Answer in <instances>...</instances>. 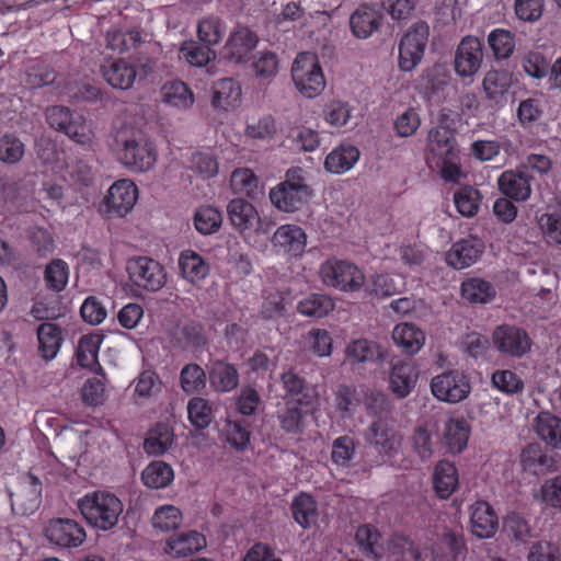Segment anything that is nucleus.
Returning <instances> with one entry per match:
<instances>
[{"label": "nucleus", "mask_w": 561, "mask_h": 561, "mask_svg": "<svg viewBox=\"0 0 561 561\" xmlns=\"http://www.w3.org/2000/svg\"><path fill=\"white\" fill-rule=\"evenodd\" d=\"M77 506L90 526L103 531L114 528L123 513L122 501L107 491L88 492Z\"/></svg>", "instance_id": "obj_1"}, {"label": "nucleus", "mask_w": 561, "mask_h": 561, "mask_svg": "<svg viewBox=\"0 0 561 561\" xmlns=\"http://www.w3.org/2000/svg\"><path fill=\"white\" fill-rule=\"evenodd\" d=\"M300 168L290 169L286 179L270 192L271 203L280 211L294 213L302 208L312 195L311 187L301 175Z\"/></svg>", "instance_id": "obj_2"}, {"label": "nucleus", "mask_w": 561, "mask_h": 561, "mask_svg": "<svg viewBox=\"0 0 561 561\" xmlns=\"http://www.w3.org/2000/svg\"><path fill=\"white\" fill-rule=\"evenodd\" d=\"M117 158L128 169L136 172H146L153 168L157 162V149L154 144L145 138L125 137L119 133L116 137Z\"/></svg>", "instance_id": "obj_3"}, {"label": "nucleus", "mask_w": 561, "mask_h": 561, "mask_svg": "<svg viewBox=\"0 0 561 561\" xmlns=\"http://www.w3.org/2000/svg\"><path fill=\"white\" fill-rule=\"evenodd\" d=\"M319 273L324 285L343 293L359 291L366 283L364 271L347 260L328 259Z\"/></svg>", "instance_id": "obj_4"}, {"label": "nucleus", "mask_w": 561, "mask_h": 561, "mask_svg": "<svg viewBox=\"0 0 561 561\" xmlns=\"http://www.w3.org/2000/svg\"><path fill=\"white\" fill-rule=\"evenodd\" d=\"M138 196V187L134 181L119 179L108 187L96 210L105 219L124 218L135 207Z\"/></svg>", "instance_id": "obj_5"}, {"label": "nucleus", "mask_w": 561, "mask_h": 561, "mask_svg": "<svg viewBox=\"0 0 561 561\" xmlns=\"http://www.w3.org/2000/svg\"><path fill=\"white\" fill-rule=\"evenodd\" d=\"M291 78L297 90L306 98L318 96L325 88V78L317 55L304 51L297 55L291 67Z\"/></svg>", "instance_id": "obj_6"}, {"label": "nucleus", "mask_w": 561, "mask_h": 561, "mask_svg": "<svg viewBox=\"0 0 561 561\" xmlns=\"http://www.w3.org/2000/svg\"><path fill=\"white\" fill-rule=\"evenodd\" d=\"M430 36V26L421 21L414 23L399 44V67L412 71L423 59Z\"/></svg>", "instance_id": "obj_7"}, {"label": "nucleus", "mask_w": 561, "mask_h": 561, "mask_svg": "<svg viewBox=\"0 0 561 561\" xmlns=\"http://www.w3.org/2000/svg\"><path fill=\"white\" fill-rule=\"evenodd\" d=\"M431 391L437 400L455 404L469 397L471 383L465 371L451 369L432 378Z\"/></svg>", "instance_id": "obj_8"}, {"label": "nucleus", "mask_w": 561, "mask_h": 561, "mask_svg": "<svg viewBox=\"0 0 561 561\" xmlns=\"http://www.w3.org/2000/svg\"><path fill=\"white\" fill-rule=\"evenodd\" d=\"M126 270L133 285L147 291H158L167 282L164 267L148 256L130 259Z\"/></svg>", "instance_id": "obj_9"}, {"label": "nucleus", "mask_w": 561, "mask_h": 561, "mask_svg": "<svg viewBox=\"0 0 561 561\" xmlns=\"http://www.w3.org/2000/svg\"><path fill=\"white\" fill-rule=\"evenodd\" d=\"M451 81L446 66L435 64L423 69L415 80V89L428 102L440 104L446 100V90Z\"/></svg>", "instance_id": "obj_10"}, {"label": "nucleus", "mask_w": 561, "mask_h": 561, "mask_svg": "<svg viewBox=\"0 0 561 561\" xmlns=\"http://www.w3.org/2000/svg\"><path fill=\"white\" fill-rule=\"evenodd\" d=\"M227 214L233 228L242 234L267 233L270 230V224L265 225L256 208L244 198H232L227 205Z\"/></svg>", "instance_id": "obj_11"}, {"label": "nucleus", "mask_w": 561, "mask_h": 561, "mask_svg": "<svg viewBox=\"0 0 561 561\" xmlns=\"http://www.w3.org/2000/svg\"><path fill=\"white\" fill-rule=\"evenodd\" d=\"M45 536L51 545L64 549H73L84 542L87 533L83 526L75 519L55 518L45 528Z\"/></svg>", "instance_id": "obj_12"}, {"label": "nucleus", "mask_w": 561, "mask_h": 561, "mask_svg": "<svg viewBox=\"0 0 561 561\" xmlns=\"http://www.w3.org/2000/svg\"><path fill=\"white\" fill-rule=\"evenodd\" d=\"M495 348L505 355L520 358L530 351L531 340L527 332L511 324L497 325L492 334Z\"/></svg>", "instance_id": "obj_13"}, {"label": "nucleus", "mask_w": 561, "mask_h": 561, "mask_svg": "<svg viewBox=\"0 0 561 561\" xmlns=\"http://www.w3.org/2000/svg\"><path fill=\"white\" fill-rule=\"evenodd\" d=\"M483 60L482 44L476 36L463 37L455 53L454 67L456 73L465 78H472L480 69Z\"/></svg>", "instance_id": "obj_14"}, {"label": "nucleus", "mask_w": 561, "mask_h": 561, "mask_svg": "<svg viewBox=\"0 0 561 561\" xmlns=\"http://www.w3.org/2000/svg\"><path fill=\"white\" fill-rule=\"evenodd\" d=\"M420 369L415 362L403 359L391 365L389 390L397 399L408 398L416 387Z\"/></svg>", "instance_id": "obj_15"}, {"label": "nucleus", "mask_w": 561, "mask_h": 561, "mask_svg": "<svg viewBox=\"0 0 561 561\" xmlns=\"http://www.w3.org/2000/svg\"><path fill=\"white\" fill-rule=\"evenodd\" d=\"M100 73L108 85L118 90L130 89L137 78L136 66L125 58L105 59Z\"/></svg>", "instance_id": "obj_16"}, {"label": "nucleus", "mask_w": 561, "mask_h": 561, "mask_svg": "<svg viewBox=\"0 0 561 561\" xmlns=\"http://www.w3.org/2000/svg\"><path fill=\"white\" fill-rule=\"evenodd\" d=\"M365 438L380 455L386 456H392L401 445L400 437L382 417L368 426Z\"/></svg>", "instance_id": "obj_17"}, {"label": "nucleus", "mask_w": 561, "mask_h": 561, "mask_svg": "<svg viewBox=\"0 0 561 561\" xmlns=\"http://www.w3.org/2000/svg\"><path fill=\"white\" fill-rule=\"evenodd\" d=\"M272 243L278 251L297 257L305 252L307 234L301 227L286 224L276 229L272 237Z\"/></svg>", "instance_id": "obj_18"}, {"label": "nucleus", "mask_w": 561, "mask_h": 561, "mask_svg": "<svg viewBox=\"0 0 561 561\" xmlns=\"http://www.w3.org/2000/svg\"><path fill=\"white\" fill-rule=\"evenodd\" d=\"M472 534L479 538H491L497 530L499 518L493 507L485 501H477L470 507Z\"/></svg>", "instance_id": "obj_19"}, {"label": "nucleus", "mask_w": 561, "mask_h": 561, "mask_svg": "<svg viewBox=\"0 0 561 561\" xmlns=\"http://www.w3.org/2000/svg\"><path fill=\"white\" fill-rule=\"evenodd\" d=\"M428 151L437 159H458L459 150L455 130L447 126H436L428 133Z\"/></svg>", "instance_id": "obj_20"}, {"label": "nucleus", "mask_w": 561, "mask_h": 561, "mask_svg": "<svg viewBox=\"0 0 561 561\" xmlns=\"http://www.w3.org/2000/svg\"><path fill=\"white\" fill-rule=\"evenodd\" d=\"M497 185L503 195L516 202H525L531 195L530 176L520 171H504Z\"/></svg>", "instance_id": "obj_21"}, {"label": "nucleus", "mask_w": 561, "mask_h": 561, "mask_svg": "<svg viewBox=\"0 0 561 561\" xmlns=\"http://www.w3.org/2000/svg\"><path fill=\"white\" fill-rule=\"evenodd\" d=\"M483 242L477 238L462 239L453 244L447 254V262L456 270L469 267L480 257Z\"/></svg>", "instance_id": "obj_22"}, {"label": "nucleus", "mask_w": 561, "mask_h": 561, "mask_svg": "<svg viewBox=\"0 0 561 561\" xmlns=\"http://www.w3.org/2000/svg\"><path fill=\"white\" fill-rule=\"evenodd\" d=\"M513 83L512 75L506 70H490L485 73L482 87L486 100L495 106H504L506 95Z\"/></svg>", "instance_id": "obj_23"}, {"label": "nucleus", "mask_w": 561, "mask_h": 561, "mask_svg": "<svg viewBox=\"0 0 561 561\" xmlns=\"http://www.w3.org/2000/svg\"><path fill=\"white\" fill-rule=\"evenodd\" d=\"M382 14L369 5H359L350 18L352 33L357 38H368L381 25Z\"/></svg>", "instance_id": "obj_24"}, {"label": "nucleus", "mask_w": 561, "mask_h": 561, "mask_svg": "<svg viewBox=\"0 0 561 561\" xmlns=\"http://www.w3.org/2000/svg\"><path fill=\"white\" fill-rule=\"evenodd\" d=\"M533 428L547 446L561 449V417L549 411H541L534 419Z\"/></svg>", "instance_id": "obj_25"}, {"label": "nucleus", "mask_w": 561, "mask_h": 561, "mask_svg": "<svg viewBox=\"0 0 561 561\" xmlns=\"http://www.w3.org/2000/svg\"><path fill=\"white\" fill-rule=\"evenodd\" d=\"M178 265L181 276L192 284L204 280L210 272V266L206 260L199 253L190 249L180 253Z\"/></svg>", "instance_id": "obj_26"}, {"label": "nucleus", "mask_w": 561, "mask_h": 561, "mask_svg": "<svg viewBox=\"0 0 561 561\" xmlns=\"http://www.w3.org/2000/svg\"><path fill=\"white\" fill-rule=\"evenodd\" d=\"M206 547V538L196 530L181 533L167 541L165 551L174 558L191 556Z\"/></svg>", "instance_id": "obj_27"}, {"label": "nucleus", "mask_w": 561, "mask_h": 561, "mask_svg": "<svg viewBox=\"0 0 561 561\" xmlns=\"http://www.w3.org/2000/svg\"><path fill=\"white\" fill-rule=\"evenodd\" d=\"M392 339L405 354H416L425 343V333L410 322L398 323L392 331Z\"/></svg>", "instance_id": "obj_28"}, {"label": "nucleus", "mask_w": 561, "mask_h": 561, "mask_svg": "<svg viewBox=\"0 0 561 561\" xmlns=\"http://www.w3.org/2000/svg\"><path fill=\"white\" fill-rule=\"evenodd\" d=\"M280 382L286 396L290 397L298 404L306 407L312 404L316 398L314 389L297 373L293 370L283 373Z\"/></svg>", "instance_id": "obj_29"}, {"label": "nucleus", "mask_w": 561, "mask_h": 561, "mask_svg": "<svg viewBox=\"0 0 561 561\" xmlns=\"http://www.w3.org/2000/svg\"><path fill=\"white\" fill-rule=\"evenodd\" d=\"M459 483L456 466L447 460H440L434 469L433 488L438 497L447 500Z\"/></svg>", "instance_id": "obj_30"}, {"label": "nucleus", "mask_w": 561, "mask_h": 561, "mask_svg": "<svg viewBox=\"0 0 561 561\" xmlns=\"http://www.w3.org/2000/svg\"><path fill=\"white\" fill-rule=\"evenodd\" d=\"M208 379L215 391L229 392L238 387L239 373L233 364L216 360L211 364Z\"/></svg>", "instance_id": "obj_31"}, {"label": "nucleus", "mask_w": 561, "mask_h": 561, "mask_svg": "<svg viewBox=\"0 0 561 561\" xmlns=\"http://www.w3.org/2000/svg\"><path fill=\"white\" fill-rule=\"evenodd\" d=\"M38 352L45 360L56 357L62 344L61 328L51 322H44L38 325L37 330Z\"/></svg>", "instance_id": "obj_32"}, {"label": "nucleus", "mask_w": 561, "mask_h": 561, "mask_svg": "<svg viewBox=\"0 0 561 561\" xmlns=\"http://www.w3.org/2000/svg\"><path fill=\"white\" fill-rule=\"evenodd\" d=\"M359 150L350 144H342L334 148L324 160L327 171L342 174L350 171L359 159Z\"/></svg>", "instance_id": "obj_33"}, {"label": "nucleus", "mask_w": 561, "mask_h": 561, "mask_svg": "<svg viewBox=\"0 0 561 561\" xmlns=\"http://www.w3.org/2000/svg\"><path fill=\"white\" fill-rule=\"evenodd\" d=\"M174 442V431L168 423H157L147 434L144 449L148 455L160 456L167 453Z\"/></svg>", "instance_id": "obj_34"}, {"label": "nucleus", "mask_w": 561, "mask_h": 561, "mask_svg": "<svg viewBox=\"0 0 561 561\" xmlns=\"http://www.w3.org/2000/svg\"><path fill=\"white\" fill-rule=\"evenodd\" d=\"M256 44L257 36L254 32L248 27H239L231 33L226 48L230 58L241 62L255 48Z\"/></svg>", "instance_id": "obj_35"}, {"label": "nucleus", "mask_w": 561, "mask_h": 561, "mask_svg": "<svg viewBox=\"0 0 561 561\" xmlns=\"http://www.w3.org/2000/svg\"><path fill=\"white\" fill-rule=\"evenodd\" d=\"M241 98V87L232 78H224L215 82L213 88L211 104L216 108L228 110L234 106Z\"/></svg>", "instance_id": "obj_36"}, {"label": "nucleus", "mask_w": 561, "mask_h": 561, "mask_svg": "<svg viewBox=\"0 0 561 561\" xmlns=\"http://www.w3.org/2000/svg\"><path fill=\"white\" fill-rule=\"evenodd\" d=\"M293 518L304 529L310 528L318 518V505L316 500L305 492L297 494L291 502Z\"/></svg>", "instance_id": "obj_37"}, {"label": "nucleus", "mask_w": 561, "mask_h": 561, "mask_svg": "<svg viewBox=\"0 0 561 561\" xmlns=\"http://www.w3.org/2000/svg\"><path fill=\"white\" fill-rule=\"evenodd\" d=\"M144 484L151 489H163L169 486L174 480L173 468L162 461H151L141 472Z\"/></svg>", "instance_id": "obj_38"}, {"label": "nucleus", "mask_w": 561, "mask_h": 561, "mask_svg": "<svg viewBox=\"0 0 561 561\" xmlns=\"http://www.w3.org/2000/svg\"><path fill=\"white\" fill-rule=\"evenodd\" d=\"M470 427L465 419H449L445 425L444 440L449 451L461 453L468 444Z\"/></svg>", "instance_id": "obj_39"}, {"label": "nucleus", "mask_w": 561, "mask_h": 561, "mask_svg": "<svg viewBox=\"0 0 561 561\" xmlns=\"http://www.w3.org/2000/svg\"><path fill=\"white\" fill-rule=\"evenodd\" d=\"M334 300L324 294H310L297 305V311L310 318H323L333 311Z\"/></svg>", "instance_id": "obj_40"}, {"label": "nucleus", "mask_w": 561, "mask_h": 561, "mask_svg": "<svg viewBox=\"0 0 561 561\" xmlns=\"http://www.w3.org/2000/svg\"><path fill=\"white\" fill-rule=\"evenodd\" d=\"M55 79V69L42 59L33 60L25 71V85L32 90L49 85Z\"/></svg>", "instance_id": "obj_41"}, {"label": "nucleus", "mask_w": 561, "mask_h": 561, "mask_svg": "<svg viewBox=\"0 0 561 561\" xmlns=\"http://www.w3.org/2000/svg\"><path fill=\"white\" fill-rule=\"evenodd\" d=\"M161 92L164 103L171 106L185 110L194 103V94L183 81L167 82Z\"/></svg>", "instance_id": "obj_42"}, {"label": "nucleus", "mask_w": 561, "mask_h": 561, "mask_svg": "<svg viewBox=\"0 0 561 561\" xmlns=\"http://www.w3.org/2000/svg\"><path fill=\"white\" fill-rule=\"evenodd\" d=\"M482 195L473 186L465 185L454 194V204L460 215L463 217H473L478 214Z\"/></svg>", "instance_id": "obj_43"}, {"label": "nucleus", "mask_w": 561, "mask_h": 561, "mask_svg": "<svg viewBox=\"0 0 561 561\" xmlns=\"http://www.w3.org/2000/svg\"><path fill=\"white\" fill-rule=\"evenodd\" d=\"M461 296L473 304H485L495 296V290L488 280L469 278L461 284Z\"/></svg>", "instance_id": "obj_44"}, {"label": "nucleus", "mask_w": 561, "mask_h": 561, "mask_svg": "<svg viewBox=\"0 0 561 561\" xmlns=\"http://www.w3.org/2000/svg\"><path fill=\"white\" fill-rule=\"evenodd\" d=\"M362 403V390L340 385L334 393V404L342 417H351Z\"/></svg>", "instance_id": "obj_45"}, {"label": "nucleus", "mask_w": 561, "mask_h": 561, "mask_svg": "<svg viewBox=\"0 0 561 561\" xmlns=\"http://www.w3.org/2000/svg\"><path fill=\"white\" fill-rule=\"evenodd\" d=\"M250 425L245 420H228L225 425V440L236 450H244L250 443Z\"/></svg>", "instance_id": "obj_46"}, {"label": "nucleus", "mask_w": 561, "mask_h": 561, "mask_svg": "<svg viewBox=\"0 0 561 561\" xmlns=\"http://www.w3.org/2000/svg\"><path fill=\"white\" fill-rule=\"evenodd\" d=\"M69 278V266L61 259H54L44 271V280L46 287L55 293L65 289Z\"/></svg>", "instance_id": "obj_47"}, {"label": "nucleus", "mask_w": 561, "mask_h": 561, "mask_svg": "<svg viewBox=\"0 0 561 561\" xmlns=\"http://www.w3.org/2000/svg\"><path fill=\"white\" fill-rule=\"evenodd\" d=\"M489 46L495 59H507L515 49V37L511 31L495 28L488 36Z\"/></svg>", "instance_id": "obj_48"}, {"label": "nucleus", "mask_w": 561, "mask_h": 561, "mask_svg": "<svg viewBox=\"0 0 561 561\" xmlns=\"http://www.w3.org/2000/svg\"><path fill=\"white\" fill-rule=\"evenodd\" d=\"M222 224L221 213L213 206H202L194 215V226L202 234H211L219 230Z\"/></svg>", "instance_id": "obj_49"}, {"label": "nucleus", "mask_w": 561, "mask_h": 561, "mask_svg": "<svg viewBox=\"0 0 561 561\" xmlns=\"http://www.w3.org/2000/svg\"><path fill=\"white\" fill-rule=\"evenodd\" d=\"M187 414L191 424L195 428L204 430L213 421V409L208 400L194 397L187 403Z\"/></svg>", "instance_id": "obj_50"}, {"label": "nucleus", "mask_w": 561, "mask_h": 561, "mask_svg": "<svg viewBox=\"0 0 561 561\" xmlns=\"http://www.w3.org/2000/svg\"><path fill=\"white\" fill-rule=\"evenodd\" d=\"M179 55L181 59L187 61L191 66L203 67L215 58V51L210 47L201 46L195 42H185L182 44Z\"/></svg>", "instance_id": "obj_51"}, {"label": "nucleus", "mask_w": 561, "mask_h": 561, "mask_svg": "<svg viewBox=\"0 0 561 561\" xmlns=\"http://www.w3.org/2000/svg\"><path fill=\"white\" fill-rule=\"evenodd\" d=\"M180 383L186 393L199 392L206 386V374L199 365L187 364L181 370Z\"/></svg>", "instance_id": "obj_52"}, {"label": "nucleus", "mask_w": 561, "mask_h": 561, "mask_svg": "<svg viewBox=\"0 0 561 561\" xmlns=\"http://www.w3.org/2000/svg\"><path fill=\"white\" fill-rule=\"evenodd\" d=\"M353 107L339 100L329 102L323 108L324 121L335 128L345 127L352 118Z\"/></svg>", "instance_id": "obj_53"}, {"label": "nucleus", "mask_w": 561, "mask_h": 561, "mask_svg": "<svg viewBox=\"0 0 561 561\" xmlns=\"http://www.w3.org/2000/svg\"><path fill=\"white\" fill-rule=\"evenodd\" d=\"M190 168L204 179L214 178L219 170L217 157L209 150L194 151L190 158Z\"/></svg>", "instance_id": "obj_54"}, {"label": "nucleus", "mask_w": 561, "mask_h": 561, "mask_svg": "<svg viewBox=\"0 0 561 561\" xmlns=\"http://www.w3.org/2000/svg\"><path fill=\"white\" fill-rule=\"evenodd\" d=\"M380 538L378 529L368 524L359 526L355 534L357 546L366 556H379L381 549L379 546Z\"/></svg>", "instance_id": "obj_55"}, {"label": "nucleus", "mask_w": 561, "mask_h": 561, "mask_svg": "<svg viewBox=\"0 0 561 561\" xmlns=\"http://www.w3.org/2000/svg\"><path fill=\"white\" fill-rule=\"evenodd\" d=\"M102 337L99 335H83L78 345L77 362L84 368L95 364L99 359V351Z\"/></svg>", "instance_id": "obj_56"}, {"label": "nucleus", "mask_w": 561, "mask_h": 561, "mask_svg": "<svg viewBox=\"0 0 561 561\" xmlns=\"http://www.w3.org/2000/svg\"><path fill=\"white\" fill-rule=\"evenodd\" d=\"M25 146L22 140L13 134H5L0 137V161L5 164H15L23 158Z\"/></svg>", "instance_id": "obj_57"}, {"label": "nucleus", "mask_w": 561, "mask_h": 561, "mask_svg": "<svg viewBox=\"0 0 561 561\" xmlns=\"http://www.w3.org/2000/svg\"><path fill=\"white\" fill-rule=\"evenodd\" d=\"M182 522L181 511L173 505L158 507L152 516V526L161 531H170L180 526Z\"/></svg>", "instance_id": "obj_58"}, {"label": "nucleus", "mask_w": 561, "mask_h": 561, "mask_svg": "<svg viewBox=\"0 0 561 561\" xmlns=\"http://www.w3.org/2000/svg\"><path fill=\"white\" fill-rule=\"evenodd\" d=\"M356 444L348 435L340 436L333 440L331 460L340 467H348L354 455Z\"/></svg>", "instance_id": "obj_59"}, {"label": "nucleus", "mask_w": 561, "mask_h": 561, "mask_svg": "<svg viewBox=\"0 0 561 561\" xmlns=\"http://www.w3.org/2000/svg\"><path fill=\"white\" fill-rule=\"evenodd\" d=\"M493 387L506 394L518 393L524 389V381L510 369L495 370L491 378Z\"/></svg>", "instance_id": "obj_60"}, {"label": "nucleus", "mask_w": 561, "mask_h": 561, "mask_svg": "<svg viewBox=\"0 0 561 561\" xmlns=\"http://www.w3.org/2000/svg\"><path fill=\"white\" fill-rule=\"evenodd\" d=\"M230 185L236 193L253 196L257 190V178L251 169H236L231 174Z\"/></svg>", "instance_id": "obj_61"}, {"label": "nucleus", "mask_w": 561, "mask_h": 561, "mask_svg": "<svg viewBox=\"0 0 561 561\" xmlns=\"http://www.w3.org/2000/svg\"><path fill=\"white\" fill-rule=\"evenodd\" d=\"M197 35L206 46L217 45L222 38L220 20L215 16L202 19L197 24Z\"/></svg>", "instance_id": "obj_62"}, {"label": "nucleus", "mask_w": 561, "mask_h": 561, "mask_svg": "<svg viewBox=\"0 0 561 561\" xmlns=\"http://www.w3.org/2000/svg\"><path fill=\"white\" fill-rule=\"evenodd\" d=\"M538 222L548 243L561 244V213L542 214Z\"/></svg>", "instance_id": "obj_63"}, {"label": "nucleus", "mask_w": 561, "mask_h": 561, "mask_svg": "<svg viewBox=\"0 0 561 561\" xmlns=\"http://www.w3.org/2000/svg\"><path fill=\"white\" fill-rule=\"evenodd\" d=\"M527 559L528 561H561V549L553 542L540 540L530 547Z\"/></svg>", "instance_id": "obj_64"}]
</instances>
